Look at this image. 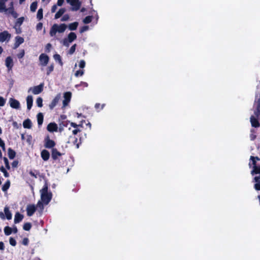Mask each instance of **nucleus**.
Returning <instances> with one entry per match:
<instances>
[{
  "label": "nucleus",
  "instance_id": "1",
  "mask_svg": "<svg viewBox=\"0 0 260 260\" xmlns=\"http://www.w3.org/2000/svg\"><path fill=\"white\" fill-rule=\"evenodd\" d=\"M41 200L37 203V207L42 211L44 209L43 204L47 205L52 199V193L48 190V185L45 183L43 187L40 191Z\"/></svg>",
  "mask_w": 260,
  "mask_h": 260
},
{
  "label": "nucleus",
  "instance_id": "2",
  "mask_svg": "<svg viewBox=\"0 0 260 260\" xmlns=\"http://www.w3.org/2000/svg\"><path fill=\"white\" fill-rule=\"evenodd\" d=\"M8 0H0V12H5L7 14H11L14 18L18 17V14L14 11L13 7V2H11L9 4L10 7L6 8V3Z\"/></svg>",
  "mask_w": 260,
  "mask_h": 260
},
{
  "label": "nucleus",
  "instance_id": "3",
  "mask_svg": "<svg viewBox=\"0 0 260 260\" xmlns=\"http://www.w3.org/2000/svg\"><path fill=\"white\" fill-rule=\"evenodd\" d=\"M67 28V25L64 23L54 24L51 27L49 34L51 37H55L56 34L63 33Z\"/></svg>",
  "mask_w": 260,
  "mask_h": 260
},
{
  "label": "nucleus",
  "instance_id": "4",
  "mask_svg": "<svg viewBox=\"0 0 260 260\" xmlns=\"http://www.w3.org/2000/svg\"><path fill=\"white\" fill-rule=\"evenodd\" d=\"M257 160H259L257 157L251 156L249 165L250 167H252L253 170L251 171V174L253 175L254 174H260V165L256 166Z\"/></svg>",
  "mask_w": 260,
  "mask_h": 260
},
{
  "label": "nucleus",
  "instance_id": "5",
  "mask_svg": "<svg viewBox=\"0 0 260 260\" xmlns=\"http://www.w3.org/2000/svg\"><path fill=\"white\" fill-rule=\"evenodd\" d=\"M77 39V36L75 32H71L69 34L67 38H64L61 43L66 47H69L70 44Z\"/></svg>",
  "mask_w": 260,
  "mask_h": 260
},
{
  "label": "nucleus",
  "instance_id": "6",
  "mask_svg": "<svg viewBox=\"0 0 260 260\" xmlns=\"http://www.w3.org/2000/svg\"><path fill=\"white\" fill-rule=\"evenodd\" d=\"M49 58L46 54L44 53L41 54L39 56L40 65L42 67L41 70H44V67L46 66L48 63Z\"/></svg>",
  "mask_w": 260,
  "mask_h": 260
},
{
  "label": "nucleus",
  "instance_id": "7",
  "mask_svg": "<svg viewBox=\"0 0 260 260\" xmlns=\"http://www.w3.org/2000/svg\"><path fill=\"white\" fill-rule=\"evenodd\" d=\"M67 1L72 6L73 11H77L80 9L81 3L79 0H67Z\"/></svg>",
  "mask_w": 260,
  "mask_h": 260
},
{
  "label": "nucleus",
  "instance_id": "8",
  "mask_svg": "<svg viewBox=\"0 0 260 260\" xmlns=\"http://www.w3.org/2000/svg\"><path fill=\"white\" fill-rule=\"evenodd\" d=\"M43 86H44V84L41 83L38 86H36L30 88L28 90V91H31L32 93H34V94H38L40 93L43 91Z\"/></svg>",
  "mask_w": 260,
  "mask_h": 260
},
{
  "label": "nucleus",
  "instance_id": "9",
  "mask_svg": "<svg viewBox=\"0 0 260 260\" xmlns=\"http://www.w3.org/2000/svg\"><path fill=\"white\" fill-rule=\"evenodd\" d=\"M11 34L7 31H4L0 33V42H4L5 41L8 42L11 38Z\"/></svg>",
  "mask_w": 260,
  "mask_h": 260
},
{
  "label": "nucleus",
  "instance_id": "10",
  "mask_svg": "<svg viewBox=\"0 0 260 260\" xmlns=\"http://www.w3.org/2000/svg\"><path fill=\"white\" fill-rule=\"evenodd\" d=\"M71 93L70 92H67L64 93L63 98L64 100H63V106L62 108H65L70 103L71 99Z\"/></svg>",
  "mask_w": 260,
  "mask_h": 260
},
{
  "label": "nucleus",
  "instance_id": "11",
  "mask_svg": "<svg viewBox=\"0 0 260 260\" xmlns=\"http://www.w3.org/2000/svg\"><path fill=\"white\" fill-rule=\"evenodd\" d=\"M44 142V146L47 148H53L55 145V142L51 140L48 136L45 138Z\"/></svg>",
  "mask_w": 260,
  "mask_h": 260
},
{
  "label": "nucleus",
  "instance_id": "12",
  "mask_svg": "<svg viewBox=\"0 0 260 260\" xmlns=\"http://www.w3.org/2000/svg\"><path fill=\"white\" fill-rule=\"evenodd\" d=\"M37 208H38L35 205H28L26 207L27 214L28 216H31L33 215L36 210Z\"/></svg>",
  "mask_w": 260,
  "mask_h": 260
},
{
  "label": "nucleus",
  "instance_id": "13",
  "mask_svg": "<svg viewBox=\"0 0 260 260\" xmlns=\"http://www.w3.org/2000/svg\"><path fill=\"white\" fill-rule=\"evenodd\" d=\"M9 104L10 106L14 108L18 109L20 108V103L18 101L13 99V98H10L9 99Z\"/></svg>",
  "mask_w": 260,
  "mask_h": 260
},
{
  "label": "nucleus",
  "instance_id": "14",
  "mask_svg": "<svg viewBox=\"0 0 260 260\" xmlns=\"http://www.w3.org/2000/svg\"><path fill=\"white\" fill-rule=\"evenodd\" d=\"M47 129L50 132H57L58 129V126L55 123H50L48 125Z\"/></svg>",
  "mask_w": 260,
  "mask_h": 260
},
{
  "label": "nucleus",
  "instance_id": "15",
  "mask_svg": "<svg viewBox=\"0 0 260 260\" xmlns=\"http://www.w3.org/2000/svg\"><path fill=\"white\" fill-rule=\"evenodd\" d=\"M5 64L8 70H11L13 66V59L10 56L7 57L5 60Z\"/></svg>",
  "mask_w": 260,
  "mask_h": 260
},
{
  "label": "nucleus",
  "instance_id": "16",
  "mask_svg": "<svg viewBox=\"0 0 260 260\" xmlns=\"http://www.w3.org/2000/svg\"><path fill=\"white\" fill-rule=\"evenodd\" d=\"M60 99V94H57L54 99L52 100L51 104L49 105V108L51 109H52L54 108V107L57 105V103L59 101Z\"/></svg>",
  "mask_w": 260,
  "mask_h": 260
},
{
  "label": "nucleus",
  "instance_id": "17",
  "mask_svg": "<svg viewBox=\"0 0 260 260\" xmlns=\"http://www.w3.org/2000/svg\"><path fill=\"white\" fill-rule=\"evenodd\" d=\"M15 40L14 48H18L20 44L24 42V39L19 36L16 37Z\"/></svg>",
  "mask_w": 260,
  "mask_h": 260
},
{
  "label": "nucleus",
  "instance_id": "18",
  "mask_svg": "<svg viewBox=\"0 0 260 260\" xmlns=\"http://www.w3.org/2000/svg\"><path fill=\"white\" fill-rule=\"evenodd\" d=\"M41 157L42 159L45 160H48L50 157L49 152L46 150H43L42 151L41 153Z\"/></svg>",
  "mask_w": 260,
  "mask_h": 260
},
{
  "label": "nucleus",
  "instance_id": "19",
  "mask_svg": "<svg viewBox=\"0 0 260 260\" xmlns=\"http://www.w3.org/2000/svg\"><path fill=\"white\" fill-rule=\"evenodd\" d=\"M254 181L255 182L254 188L257 190H260V175L255 176L254 178Z\"/></svg>",
  "mask_w": 260,
  "mask_h": 260
},
{
  "label": "nucleus",
  "instance_id": "20",
  "mask_svg": "<svg viewBox=\"0 0 260 260\" xmlns=\"http://www.w3.org/2000/svg\"><path fill=\"white\" fill-rule=\"evenodd\" d=\"M27 108L30 110L32 106L33 98L31 95H28L26 98Z\"/></svg>",
  "mask_w": 260,
  "mask_h": 260
},
{
  "label": "nucleus",
  "instance_id": "21",
  "mask_svg": "<svg viewBox=\"0 0 260 260\" xmlns=\"http://www.w3.org/2000/svg\"><path fill=\"white\" fill-rule=\"evenodd\" d=\"M23 218V215L20 214L19 212H17L14 217V222L15 223H18L20 222Z\"/></svg>",
  "mask_w": 260,
  "mask_h": 260
},
{
  "label": "nucleus",
  "instance_id": "22",
  "mask_svg": "<svg viewBox=\"0 0 260 260\" xmlns=\"http://www.w3.org/2000/svg\"><path fill=\"white\" fill-rule=\"evenodd\" d=\"M61 155V153L57 151L56 149L53 148L52 150V157L53 159H56L58 156Z\"/></svg>",
  "mask_w": 260,
  "mask_h": 260
},
{
  "label": "nucleus",
  "instance_id": "23",
  "mask_svg": "<svg viewBox=\"0 0 260 260\" xmlns=\"http://www.w3.org/2000/svg\"><path fill=\"white\" fill-rule=\"evenodd\" d=\"M78 24V22H75L70 23L68 25H67V27H68L70 30H75L77 28Z\"/></svg>",
  "mask_w": 260,
  "mask_h": 260
},
{
  "label": "nucleus",
  "instance_id": "24",
  "mask_svg": "<svg viewBox=\"0 0 260 260\" xmlns=\"http://www.w3.org/2000/svg\"><path fill=\"white\" fill-rule=\"evenodd\" d=\"M4 213L6 218L10 220L12 218V214L9 210V209L8 207H5L4 208Z\"/></svg>",
  "mask_w": 260,
  "mask_h": 260
},
{
  "label": "nucleus",
  "instance_id": "25",
  "mask_svg": "<svg viewBox=\"0 0 260 260\" xmlns=\"http://www.w3.org/2000/svg\"><path fill=\"white\" fill-rule=\"evenodd\" d=\"M31 125V122L29 119H27L23 121V125L24 128H30Z\"/></svg>",
  "mask_w": 260,
  "mask_h": 260
},
{
  "label": "nucleus",
  "instance_id": "26",
  "mask_svg": "<svg viewBox=\"0 0 260 260\" xmlns=\"http://www.w3.org/2000/svg\"><path fill=\"white\" fill-rule=\"evenodd\" d=\"M65 12L66 9L64 8H61L59 9V11L55 15V19H58L60 18Z\"/></svg>",
  "mask_w": 260,
  "mask_h": 260
},
{
  "label": "nucleus",
  "instance_id": "27",
  "mask_svg": "<svg viewBox=\"0 0 260 260\" xmlns=\"http://www.w3.org/2000/svg\"><path fill=\"white\" fill-rule=\"evenodd\" d=\"M43 115L42 113H39L37 115V120L39 125H41L43 122Z\"/></svg>",
  "mask_w": 260,
  "mask_h": 260
},
{
  "label": "nucleus",
  "instance_id": "28",
  "mask_svg": "<svg viewBox=\"0 0 260 260\" xmlns=\"http://www.w3.org/2000/svg\"><path fill=\"white\" fill-rule=\"evenodd\" d=\"M4 233L6 235H10L12 233V229L9 226H6L4 228Z\"/></svg>",
  "mask_w": 260,
  "mask_h": 260
},
{
  "label": "nucleus",
  "instance_id": "29",
  "mask_svg": "<svg viewBox=\"0 0 260 260\" xmlns=\"http://www.w3.org/2000/svg\"><path fill=\"white\" fill-rule=\"evenodd\" d=\"M10 186V181L9 180H7L6 182L3 185L2 187V190L4 191H6Z\"/></svg>",
  "mask_w": 260,
  "mask_h": 260
},
{
  "label": "nucleus",
  "instance_id": "30",
  "mask_svg": "<svg viewBox=\"0 0 260 260\" xmlns=\"http://www.w3.org/2000/svg\"><path fill=\"white\" fill-rule=\"evenodd\" d=\"M24 20V18L23 17H21L17 19L16 22L15 23V26H20Z\"/></svg>",
  "mask_w": 260,
  "mask_h": 260
},
{
  "label": "nucleus",
  "instance_id": "31",
  "mask_svg": "<svg viewBox=\"0 0 260 260\" xmlns=\"http://www.w3.org/2000/svg\"><path fill=\"white\" fill-rule=\"evenodd\" d=\"M53 70H54V66H53V64H50L46 69V74L47 75H49L53 71Z\"/></svg>",
  "mask_w": 260,
  "mask_h": 260
},
{
  "label": "nucleus",
  "instance_id": "32",
  "mask_svg": "<svg viewBox=\"0 0 260 260\" xmlns=\"http://www.w3.org/2000/svg\"><path fill=\"white\" fill-rule=\"evenodd\" d=\"M15 152L11 149H8V155L10 159H13L15 156Z\"/></svg>",
  "mask_w": 260,
  "mask_h": 260
},
{
  "label": "nucleus",
  "instance_id": "33",
  "mask_svg": "<svg viewBox=\"0 0 260 260\" xmlns=\"http://www.w3.org/2000/svg\"><path fill=\"white\" fill-rule=\"evenodd\" d=\"M37 17L39 20H41L43 18V9H39L38 13H37Z\"/></svg>",
  "mask_w": 260,
  "mask_h": 260
},
{
  "label": "nucleus",
  "instance_id": "34",
  "mask_svg": "<svg viewBox=\"0 0 260 260\" xmlns=\"http://www.w3.org/2000/svg\"><path fill=\"white\" fill-rule=\"evenodd\" d=\"M36 103L38 107H42L43 106V99L40 97L38 98Z\"/></svg>",
  "mask_w": 260,
  "mask_h": 260
},
{
  "label": "nucleus",
  "instance_id": "35",
  "mask_svg": "<svg viewBox=\"0 0 260 260\" xmlns=\"http://www.w3.org/2000/svg\"><path fill=\"white\" fill-rule=\"evenodd\" d=\"M37 8V3L36 2H33L30 7V10L32 12H35Z\"/></svg>",
  "mask_w": 260,
  "mask_h": 260
},
{
  "label": "nucleus",
  "instance_id": "36",
  "mask_svg": "<svg viewBox=\"0 0 260 260\" xmlns=\"http://www.w3.org/2000/svg\"><path fill=\"white\" fill-rule=\"evenodd\" d=\"M92 21V16H87L83 19V22L85 24L90 23Z\"/></svg>",
  "mask_w": 260,
  "mask_h": 260
},
{
  "label": "nucleus",
  "instance_id": "37",
  "mask_svg": "<svg viewBox=\"0 0 260 260\" xmlns=\"http://www.w3.org/2000/svg\"><path fill=\"white\" fill-rule=\"evenodd\" d=\"M53 58L55 60L58 61L59 63L61 65H62V62H61L60 56L59 54H55L53 56Z\"/></svg>",
  "mask_w": 260,
  "mask_h": 260
},
{
  "label": "nucleus",
  "instance_id": "38",
  "mask_svg": "<svg viewBox=\"0 0 260 260\" xmlns=\"http://www.w3.org/2000/svg\"><path fill=\"white\" fill-rule=\"evenodd\" d=\"M84 73V70L77 71L75 74V76L77 77H79V76H82L83 75Z\"/></svg>",
  "mask_w": 260,
  "mask_h": 260
},
{
  "label": "nucleus",
  "instance_id": "39",
  "mask_svg": "<svg viewBox=\"0 0 260 260\" xmlns=\"http://www.w3.org/2000/svg\"><path fill=\"white\" fill-rule=\"evenodd\" d=\"M0 171L4 173V175L5 177H8L9 176V173L7 172L6 169L3 167H2L0 168Z\"/></svg>",
  "mask_w": 260,
  "mask_h": 260
},
{
  "label": "nucleus",
  "instance_id": "40",
  "mask_svg": "<svg viewBox=\"0 0 260 260\" xmlns=\"http://www.w3.org/2000/svg\"><path fill=\"white\" fill-rule=\"evenodd\" d=\"M31 224L29 223H25L23 225V229L25 231H29L31 228Z\"/></svg>",
  "mask_w": 260,
  "mask_h": 260
},
{
  "label": "nucleus",
  "instance_id": "41",
  "mask_svg": "<svg viewBox=\"0 0 260 260\" xmlns=\"http://www.w3.org/2000/svg\"><path fill=\"white\" fill-rule=\"evenodd\" d=\"M76 47V44L73 45L70 49V50L69 51V53L70 54H73L74 53V52L75 51Z\"/></svg>",
  "mask_w": 260,
  "mask_h": 260
},
{
  "label": "nucleus",
  "instance_id": "42",
  "mask_svg": "<svg viewBox=\"0 0 260 260\" xmlns=\"http://www.w3.org/2000/svg\"><path fill=\"white\" fill-rule=\"evenodd\" d=\"M4 163L5 164L6 167L8 170H9L10 169V166L9 164L8 159L6 157H4L3 158Z\"/></svg>",
  "mask_w": 260,
  "mask_h": 260
},
{
  "label": "nucleus",
  "instance_id": "43",
  "mask_svg": "<svg viewBox=\"0 0 260 260\" xmlns=\"http://www.w3.org/2000/svg\"><path fill=\"white\" fill-rule=\"evenodd\" d=\"M70 19V16L68 14H66L62 16L61 19V21H67Z\"/></svg>",
  "mask_w": 260,
  "mask_h": 260
},
{
  "label": "nucleus",
  "instance_id": "44",
  "mask_svg": "<svg viewBox=\"0 0 260 260\" xmlns=\"http://www.w3.org/2000/svg\"><path fill=\"white\" fill-rule=\"evenodd\" d=\"M84 86V87H88V83H86V82H80V83L79 84H77V85H75V87L77 88V87H79V86Z\"/></svg>",
  "mask_w": 260,
  "mask_h": 260
},
{
  "label": "nucleus",
  "instance_id": "45",
  "mask_svg": "<svg viewBox=\"0 0 260 260\" xmlns=\"http://www.w3.org/2000/svg\"><path fill=\"white\" fill-rule=\"evenodd\" d=\"M9 242L10 244L13 246H15L16 245V242L15 240L12 237L10 238Z\"/></svg>",
  "mask_w": 260,
  "mask_h": 260
},
{
  "label": "nucleus",
  "instance_id": "46",
  "mask_svg": "<svg viewBox=\"0 0 260 260\" xmlns=\"http://www.w3.org/2000/svg\"><path fill=\"white\" fill-rule=\"evenodd\" d=\"M43 28V23L41 22H39L37 24L36 26V29L37 31L41 30Z\"/></svg>",
  "mask_w": 260,
  "mask_h": 260
},
{
  "label": "nucleus",
  "instance_id": "47",
  "mask_svg": "<svg viewBox=\"0 0 260 260\" xmlns=\"http://www.w3.org/2000/svg\"><path fill=\"white\" fill-rule=\"evenodd\" d=\"M79 66L80 68L83 69L85 66V62L84 60H81L79 62Z\"/></svg>",
  "mask_w": 260,
  "mask_h": 260
},
{
  "label": "nucleus",
  "instance_id": "48",
  "mask_svg": "<svg viewBox=\"0 0 260 260\" xmlns=\"http://www.w3.org/2000/svg\"><path fill=\"white\" fill-rule=\"evenodd\" d=\"M24 50H21L20 51V52L17 55V57L19 58H22L24 55Z\"/></svg>",
  "mask_w": 260,
  "mask_h": 260
},
{
  "label": "nucleus",
  "instance_id": "49",
  "mask_svg": "<svg viewBox=\"0 0 260 260\" xmlns=\"http://www.w3.org/2000/svg\"><path fill=\"white\" fill-rule=\"evenodd\" d=\"M6 101L2 96H0V106H3L5 104Z\"/></svg>",
  "mask_w": 260,
  "mask_h": 260
},
{
  "label": "nucleus",
  "instance_id": "50",
  "mask_svg": "<svg viewBox=\"0 0 260 260\" xmlns=\"http://www.w3.org/2000/svg\"><path fill=\"white\" fill-rule=\"evenodd\" d=\"M89 28V27L88 26H84L82 27L80 29V32L82 33L84 31H87Z\"/></svg>",
  "mask_w": 260,
  "mask_h": 260
},
{
  "label": "nucleus",
  "instance_id": "51",
  "mask_svg": "<svg viewBox=\"0 0 260 260\" xmlns=\"http://www.w3.org/2000/svg\"><path fill=\"white\" fill-rule=\"evenodd\" d=\"M104 106H105L104 104L101 105L100 104H96L95 105V109H98L99 108H100V107H101V109H103Z\"/></svg>",
  "mask_w": 260,
  "mask_h": 260
},
{
  "label": "nucleus",
  "instance_id": "52",
  "mask_svg": "<svg viewBox=\"0 0 260 260\" xmlns=\"http://www.w3.org/2000/svg\"><path fill=\"white\" fill-rule=\"evenodd\" d=\"M18 161L15 160L12 164V166L13 168H16L18 166Z\"/></svg>",
  "mask_w": 260,
  "mask_h": 260
},
{
  "label": "nucleus",
  "instance_id": "53",
  "mask_svg": "<svg viewBox=\"0 0 260 260\" xmlns=\"http://www.w3.org/2000/svg\"><path fill=\"white\" fill-rule=\"evenodd\" d=\"M81 131L78 128H75V129L73 130L72 133L73 135H76L78 133L80 132Z\"/></svg>",
  "mask_w": 260,
  "mask_h": 260
},
{
  "label": "nucleus",
  "instance_id": "54",
  "mask_svg": "<svg viewBox=\"0 0 260 260\" xmlns=\"http://www.w3.org/2000/svg\"><path fill=\"white\" fill-rule=\"evenodd\" d=\"M71 125L72 127H74L75 128H77L78 127H79L80 125L77 124L76 123H75L74 122H71Z\"/></svg>",
  "mask_w": 260,
  "mask_h": 260
},
{
  "label": "nucleus",
  "instance_id": "55",
  "mask_svg": "<svg viewBox=\"0 0 260 260\" xmlns=\"http://www.w3.org/2000/svg\"><path fill=\"white\" fill-rule=\"evenodd\" d=\"M64 2V0H58L57 5L58 6H61Z\"/></svg>",
  "mask_w": 260,
  "mask_h": 260
},
{
  "label": "nucleus",
  "instance_id": "56",
  "mask_svg": "<svg viewBox=\"0 0 260 260\" xmlns=\"http://www.w3.org/2000/svg\"><path fill=\"white\" fill-rule=\"evenodd\" d=\"M56 9H57V6L55 5L53 6L51 8V12L54 13L56 11Z\"/></svg>",
  "mask_w": 260,
  "mask_h": 260
},
{
  "label": "nucleus",
  "instance_id": "57",
  "mask_svg": "<svg viewBox=\"0 0 260 260\" xmlns=\"http://www.w3.org/2000/svg\"><path fill=\"white\" fill-rule=\"evenodd\" d=\"M28 243V239L27 238H24L23 240V242H22V243L23 245H27Z\"/></svg>",
  "mask_w": 260,
  "mask_h": 260
},
{
  "label": "nucleus",
  "instance_id": "58",
  "mask_svg": "<svg viewBox=\"0 0 260 260\" xmlns=\"http://www.w3.org/2000/svg\"><path fill=\"white\" fill-rule=\"evenodd\" d=\"M12 233H17V229L16 226H14L12 228Z\"/></svg>",
  "mask_w": 260,
  "mask_h": 260
},
{
  "label": "nucleus",
  "instance_id": "59",
  "mask_svg": "<svg viewBox=\"0 0 260 260\" xmlns=\"http://www.w3.org/2000/svg\"><path fill=\"white\" fill-rule=\"evenodd\" d=\"M4 249V243L2 242H0V250H3Z\"/></svg>",
  "mask_w": 260,
  "mask_h": 260
},
{
  "label": "nucleus",
  "instance_id": "60",
  "mask_svg": "<svg viewBox=\"0 0 260 260\" xmlns=\"http://www.w3.org/2000/svg\"><path fill=\"white\" fill-rule=\"evenodd\" d=\"M5 146L4 142L0 139V146L3 147Z\"/></svg>",
  "mask_w": 260,
  "mask_h": 260
},
{
  "label": "nucleus",
  "instance_id": "61",
  "mask_svg": "<svg viewBox=\"0 0 260 260\" xmlns=\"http://www.w3.org/2000/svg\"><path fill=\"white\" fill-rule=\"evenodd\" d=\"M0 217L2 219H5V214H4V213H3V212H0Z\"/></svg>",
  "mask_w": 260,
  "mask_h": 260
},
{
  "label": "nucleus",
  "instance_id": "62",
  "mask_svg": "<svg viewBox=\"0 0 260 260\" xmlns=\"http://www.w3.org/2000/svg\"><path fill=\"white\" fill-rule=\"evenodd\" d=\"M250 138H251V139L253 140L255 138V136L252 134L250 135Z\"/></svg>",
  "mask_w": 260,
  "mask_h": 260
},
{
  "label": "nucleus",
  "instance_id": "63",
  "mask_svg": "<svg viewBox=\"0 0 260 260\" xmlns=\"http://www.w3.org/2000/svg\"><path fill=\"white\" fill-rule=\"evenodd\" d=\"M76 117L78 118L81 116V114H79L78 113H76Z\"/></svg>",
  "mask_w": 260,
  "mask_h": 260
},
{
  "label": "nucleus",
  "instance_id": "64",
  "mask_svg": "<svg viewBox=\"0 0 260 260\" xmlns=\"http://www.w3.org/2000/svg\"><path fill=\"white\" fill-rule=\"evenodd\" d=\"M29 174H30V175L31 176H35V177H36V176H35V174H34L33 172H30L29 173Z\"/></svg>",
  "mask_w": 260,
  "mask_h": 260
}]
</instances>
